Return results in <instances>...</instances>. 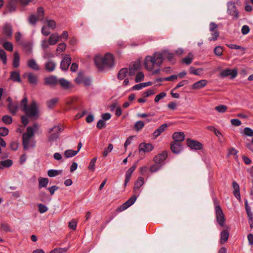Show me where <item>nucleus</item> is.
<instances>
[{
  "label": "nucleus",
  "mask_w": 253,
  "mask_h": 253,
  "mask_svg": "<svg viewBox=\"0 0 253 253\" xmlns=\"http://www.w3.org/2000/svg\"><path fill=\"white\" fill-rule=\"evenodd\" d=\"M173 56V53L167 50L160 52H155L152 56L146 57L144 61L145 67L148 70L151 71L155 66H160L165 58H167L169 61H171Z\"/></svg>",
  "instance_id": "1"
},
{
  "label": "nucleus",
  "mask_w": 253,
  "mask_h": 253,
  "mask_svg": "<svg viewBox=\"0 0 253 253\" xmlns=\"http://www.w3.org/2000/svg\"><path fill=\"white\" fill-rule=\"evenodd\" d=\"M94 62L98 69L103 70L105 67H111L113 66L114 57L108 53L104 56L96 55L94 58Z\"/></svg>",
  "instance_id": "2"
},
{
  "label": "nucleus",
  "mask_w": 253,
  "mask_h": 253,
  "mask_svg": "<svg viewBox=\"0 0 253 253\" xmlns=\"http://www.w3.org/2000/svg\"><path fill=\"white\" fill-rule=\"evenodd\" d=\"M214 204L215 205V210L217 222L220 225V226L223 227L224 225L225 218L222 210L219 205L218 201L216 199L214 200Z\"/></svg>",
  "instance_id": "3"
},
{
  "label": "nucleus",
  "mask_w": 253,
  "mask_h": 253,
  "mask_svg": "<svg viewBox=\"0 0 253 253\" xmlns=\"http://www.w3.org/2000/svg\"><path fill=\"white\" fill-rule=\"evenodd\" d=\"M24 112L29 117L37 119L39 117L38 108L35 101H33Z\"/></svg>",
  "instance_id": "4"
},
{
  "label": "nucleus",
  "mask_w": 253,
  "mask_h": 253,
  "mask_svg": "<svg viewBox=\"0 0 253 253\" xmlns=\"http://www.w3.org/2000/svg\"><path fill=\"white\" fill-rule=\"evenodd\" d=\"M6 101L8 102L7 109L9 113L12 115H15L18 109V102L17 101H13L10 97H7Z\"/></svg>",
  "instance_id": "5"
},
{
  "label": "nucleus",
  "mask_w": 253,
  "mask_h": 253,
  "mask_svg": "<svg viewBox=\"0 0 253 253\" xmlns=\"http://www.w3.org/2000/svg\"><path fill=\"white\" fill-rule=\"evenodd\" d=\"M218 26L214 22H211L209 25L210 31L211 32V37L209 38L210 41H215L219 35L217 30Z\"/></svg>",
  "instance_id": "6"
},
{
  "label": "nucleus",
  "mask_w": 253,
  "mask_h": 253,
  "mask_svg": "<svg viewBox=\"0 0 253 253\" xmlns=\"http://www.w3.org/2000/svg\"><path fill=\"white\" fill-rule=\"evenodd\" d=\"M186 143L191 149L194 150H201L203 148V145L200 142L188 138L186 140Z\"/></svg>",
  "instance_id": "7"
},
{
  "label": "nucleus",
  "mask_w": 253,
  "mask_h": 253,
  "mask_svg": "<svg viewBox=\"0 0 253 253\" xmlns=\"http://www.w3.org/2000/svg\"><path fill=\"white\" fill-rule=\"evenodd\" d=\"M227 6V13L228 14L233 16L234 18L238 19L239 17V14L238 12L237 11L236 7L234 2H228Z\"/></svg>",
  "instance_id": "8"
},
{
  "label": "nucleus",
  "mask_w": 253,
  "mask_h": 253,
  "mask_svg": "<svg viewBox=\"0 0 253 253\" xmlns=\"http://www.w3.org/2000/svg\"><path fill=\"white\" fill-rule=\"evenodd\" d=\"M58 81L59 79L56 76L53 75L46 77L44 79V84L52 87H55L58 84Z\"/></svg>",
  "instance_id": "9"
},
{
  "label": "nucleus",
  "mask_w": 253,
  "mask_h": 253,
  "mask_svg": "<svg viewBox=\"0 0 253 253\" xmlns=\"http://www.w3.org/2000/svg\"><path fill=\"white\" fill-rule=\"evenodd\" d=\"M3 34L4 36V40L10 39L12 35V27L9 23H6L4 25L3 28Z\"/></svg>",
  "instance_id": "10"
},
{
  "label": "nucleus",
  "mask_w": 253,
  "mask_h": 253,
  "mask_svg": "<svg viewBox=\"0 0 253 253\" xmlns=\"http://www.w3.org/2000/svg\"><path fill=\"white\" fill-rule=\"evenodd\" d=\"M58 84L60 85L61 87L65 90H69L74 87V85L69 81L64 78L59 79Z\"/></svg>",
  "instance_id": "11"
},
{
  "label": "nucleus",
  "mask_w": 253,
  "mask_h": 253,
  "mask_svg": "<svg viewBox=\"0 0 253 253\" xmlns=\"http://www.w3.org/2000/svg\"><path fill=\"white\" fill-rule=\"evenodd\" d=\"M140 67L141 64L139 61L131 63L129 66L128 75L130 76H133L136 71L140 69Z\"/></svg>",
  "instance_id": "12"
},
{
  "label": "nucleus",
  "mask_w": 253,
  "mask_h": 253,
  "mask_svg": "<svg viewBox=\"0 0 253 253\" xmlns=\"http://www.w3.org/2000/svg\"><path fill=\"white\" fill-rule=\"evenodd\" d=\"M71 63V57L69 55H66L61 62L60 68L62 70H66L68 69Z\"/></svg>",
  "instance_id": "13"
},
{
  "label": "nucleus",
  "mask_w": 253,
  "mask_h": 253,
  "mask_svg": "<svg viewBox=\"0 0 253 253\" xmlns=\"http://www.w3.org/2000/svg\"><path fill=\"white\" fill-rule=\"evenodd\" d=\"M220 75L222 77H226L230 76L232 79L235 78L237 75L236 70L226 69L220 72Z\"/></svg>",
  "instance_id": "14"
},
{
  "label": "nucleus",
  "mask_w": 253,
  "mask_h": 253,
  "mask_svg": "<svg viewBox=\"0 0 253 253\" xmlns=\"http://www.w3.org/2000/svg\"><path fill=\"white\" fill-rule=\"evenodd\" d=\"M170 149L173 153L178 154L182 150V145L180 142L172 141L170 143Z\"/></svg>",
  "instance_id": "15"
},
{
  "label": "nucleus",
  "mask_w": 253,
  "mask_h": 253,
  "mask_svg": "<svg viewBox=\"0 0 253 253\" xmlns=\"http://www.w3.org/2000/svg\"><path fill=\"white\" fill-rule=\"evenodd\" d=\"M55 63L51 59H48L44 64V68L48 72H52L54 71L56 67Z\"/></svg>",
  "instance_id": "16"
},
{
  "label": "nucleus",
  "mask_w": 253,
  "mask_h": 253,
  "mask_svg": "<svg viewBox=\"0 0 253 253\" xmlns=\"http://www.w3.org/2000/svg\"><path fill=\"white\" fill-rule=\"evenodd\" d=\"M167 157V152L166 151H163L162 153L155 157L154 161L156 164H160L166 160Z\"/></svg>",
  "instance_id": "17"
},
{
  "label": "nucleus",
  "mask_w": 253,
  "mask_h": 253,
  "mask_svg": "<svg viewBox=\"0 0 253 253\" xmlns=\"http://www.w3.org/2000/svg\"><path fill=\"white\" fill-rule=\"evenodd\" d=\"M153 146L151 143H142L139 146L140 151L144 152H148L153 149Z\"/></svg>",
  "instance_id": "18"
},
{
  "label": "nucleus",
  "mask_w": 253,
  "mask_h": 253,
  "mask_svg": "<svg viewBox=\"0 0 253 253\" xmlns=\"http://www.w3.org/2000/svg\"><path fill=\"white\" fill-rule=\"evenodd\" d=\"M24 77L27 76L29 83L32 84H36L38 82V77L32 73L24 74Z\"/></svg>",
  "instance_id": "19"
},
{
  "label": "nucleus",
  "mask_w": 253,
  "mask_h": 253,
  "mask_svg": "<svg viewBox=\"0 0 253 253\" xmlns=\"http://www.w3.org/2000/svg\"><path fill=\"white\" fill-rule=\"evenodd\" d=\"M184 134L182 132H175L172 135L173 142H181L184 139Z\"/></svg>",
  "instance_id": "20"
},
{
  "label": "nucleus",
  "mask_w": 253,
  "mask_h": 253,
  "mask_svg": "<svg viewBox=\"0 0 253 253\" xmlns=\"http://www.w3.org/2000/svg\"><path fill=\"white\" fill-rule=\"evenodd\" d=\"M168 127L166 124L161 125L158 128L156 129L153 133V137L154 139L158 137L162 132H163Z\"/></svg>",
  "instance_id": "21"
},
{
  "label": "nucleus",
  "mask_w": 253,
  "mask_h": 253,
  "mask_svg": "<svg viewBox=\"0 0 253 253\" xmlns=\"http://www.w3.org/2000/svg\"><path fill=\"white\" fill-rule=\"evenodd\" d=\"M59 36L58 33H54L50 35L49 38V44L50 45L56 44L59 41Z\"/></svg>",
  "instance_id": "22"
},
{
  "label": "nucleus",
  "mask_w": 253,
  "mask_h": 253,
  "mask_svg": "<svg viewBox=\"0 0 253 253\" xmlns=\"http://www.w3.org/2000/svg\"><path fill=\"white\" fill-rule=\"evenodd\" d=\"M9 79L15 82H21V80L19 72L15 71H11L10 72V75Z\"/></svg>",
  "instance_id": "23"
},
{
  "label": "nucleus",
  "mask_w": 253,
  "mask_h": 253,
  "mask_svg": "<svg viewBox=\"0 0 253 253\" xmlns=\"http://www.w3.org/2000/svg\"><path fill=\"white\" fill-rule=\"evenodd\" d=\"M18 3H19V0H9L7 5L8 11L10 12L15 11Z\"/></svg>",
  "instance_id": "24"
},
{
  "label": "nucleus",
  "mask_w": 253,
  "mask_h": 253,
  "mask_svg": "<svg viewBox=\"0 0 253 253\" xmlns=\"http://www.w3.org/2000/svg\"><path fill=\"white\" fill-rule=\"evenodd\" d=\"M32 136L29 135V134H26L25 133H23L22 136V141H23V145L24 150H26L28 149L29 141L31 138Z\"/></svg>",
  "instance_id": "25"
},
{
  "label": "nucleus",
  "mask_w": 253,
  "mask_h": 253,
  "mask_svg": "<svg viewBox=\"0 0 253 253\" xmlns=\"http://www.w3.org/2000/svg\"><path fill=\"white\" fill-rule=\"evenodd\" d=\"M207 83V81L206 80H202L194 83L192 85V88L194 89H200L205 86Z\"/></svg>",
  "instance_id": "26"
},
{
  "label": "nucleus",
  "mask_w": 253,
  "mask_h": 253,
  "mask_svg": "<svg viewBox=\"0 0 253 253\" xmlns=\"http://www.w3.org/2000/svg\"><path fill=\"white\" fill-rule=\"evenodd\" d=\"M27 65L29 68L35 71H38L40 70L39 65L33 59H30L27 61Z\"/></svg>",
  "instance_id": "27"
},
{
  "label": "nucleus",
  "mask_w": 253,
  "mask_h": 253,
  "mask_svg": "<svg viewBox=\"0 0 253 253\" xmlns=\"http://www.w3.org/2000/svg\"><path fill=\"white\" fill-rule=\"evenodd\" d=\"M229 232L227 230H223L221 232L220 244H223L227 241L229 238Z\"/></svg>",
  "instance_id": "28"
},
{
  "label": "nucleus",
  "mask_w": 253,
  "mask_h": 253,
  "mask_svg": "<svg viewBox=\"0 0 253 253\" xmlns=\"http://www.w3.org/2000/svg\"><path fill=\"white\" fill-rule=\"evenodd\" d=\"M144 184V179L142 177H139L136 182L135 183L133 188V191L135 193L139 190L140 187Z\"/></svg>",
  "instance_id": "29"
},
{
  "label": "nucleus",
  "mask_w": 253,
  "mask_h": 253,
  "mask_svg": "<svg viewBox=\"0 0 253 253\" xmlns=\"http://www.w3.org/2000/svg\"><path fill=\"white\" fill-rule=\"evenodd\" d=\"M233 187L234 189V194L236 198L240 199V188L239 184L234 181L232 184Z\"/></svg>",
  "instance_id": "30"
},
{
  "label": "nucleus",
  "mask_w": 253,
  "mask_h": 253,
  "mask_svg": "<svg viewBox=\"0 0 253 253\" xmlns=\"http://www.w3.org/2000/svg\"><path fill=\"white\" fill-rule=\"evenodd\" d=\"M39 180V188L46 187L48 183V179L47 178L40 177Z\"/></svg>",
  "instance_id": "31"
},
{
  "label": "nucleus",
  "mask_w": 253,
  "mask_h": 253,
  "mask_svg": "<svg viewBox=\"0 0 253 253\" xmlns=\"http://www.w3.org/2000/svg\"><path fill=\"white\" fill-rule=\"evenodd\" d=\"M12 164V162L9 159L0 162V169H3L4 168H8L11 166Z\"/></svg>",
  "instance_id": "32"
},
{
  "label": "nucleus",
  "mask_w": 253,
  "mask_h": 253,
  "mask_svg": "<svg viewBox=\"0 0 253 253\" xmlns=\"http://www.w3.org/2000/svg\"><path fill=\"white\" fill-rule=\"evenodd\" d=\"M12 65L15 68H17L19 66V55L17 52L14 53Z\"/></svg>",
  "instance_id": "33"
},
{
  "label": "nucleus",
  "mask_w": 253,
  "mask_h": 253,
  "mask_svg": "<svg viewBox=\"0 0 253 253\" xmlns=\"http://www.w3.org/2000/svg\"><path fill=\"white\" fill-rule=\"evenodd\" d=\"M58 101V98H53L50 100H48L47 101V107L50 109H52L54 107Z\"/></svg>",
  "instance_id": "34"
},
{
  "label": "nucleus",
  "mask_w": 253,
  "mask_h": 253,
  "mask_svg": "<svg viewBox=\"0 0 253 253\" xmlns=\"http://www.w3.org/2000/svg\"><path fill=\"white\" fill-rule=\"evenodd\" d=\"M127 73L128 71L126 68L122 69L118 74V78L120 80L124 79L126 77Z\"/></svg>",
  "instance_id": "35"
},
{
  "label": "nucleus",
  "mask_w": 253,
  "mask_h": 253,
  "mask_svg": "<svg viewBox=\"0 0 253 253\" xmlns=\"http://www.w3.org/2000/svg\"><path fill=\"white\" fill-rule=\"evenodd\" d=\"M78 152L79 150L74 151L72 150H67L65 151L64 155L66 158H68L75 156L78 154Z\"/></svg>",
  "instance_id": "36"
},
{
  "label": "nucleus",
  "mask_w": 253,
  "mask_h": 253,
  "mask_svg": "<svg viewBox=\"0 0 253 253\" xmlns=\"http://www.w3.org/2000/svg\"><path fill=\"white\" fill-rule=\"evenodd\" d=\"M202 69L198 68L196 69L194 67H190L189 68L190 73L194 74L195 75H200L202 72Z\"/></svg>",
  "instance_id": "37"
},
{
  "label": "nucleus",
  "mask_w": 253,
  "mask_h": 253,
  "mask_svg": "<svg viewBox=\"0 0 253 253\" xmlns=\"http://www.w3.org/2000/svg\"><path fill=\"white\" fill-rule=\"evenodd\" d=\"M193 55L192 54V53L190 52V53H189L188 56H187L183 59L182 61L183 63L186 64V65H189L191 63L192 59H193Z\"/></svg>",
  "instance_id": "38"
},
{
  "label": "nucleus",
  "mask_w": 253,
  "mask_h": 253,
  "mask_svg": "<svg viewBox=\"0 0 253 253\" xmlns=\"http://www.w3.org/2000/svg\"><path fill=\"white\" fill-rule=\"evenodd\" d=\"M28 99L26 97H24V98L20 102V108H21V110L23 111H24L28 107Z\"/></svg>",
  "instance_id": "39"
},
{
  "label": "nucleus",
  "mask_w": 253,
  "mask_h": 253,
  "mask_svg": "<svg viewBox=\"0 0 253 253\" xmlns=\"http://www.w3.org/2000/svg\"><path fill=\"white\" fill-rule=\"evenodd\" d=\"M61 173L60 170H58L56 169H50L47 172V174L49 177H54Z\"/></svg>",
  "instance_id": "40"
},
{
  "label": "nucleus",
  "mask_w": 253,
  "mask_h": 253,
  "mask_svg": "<svg viewBox=\"0 0 253 253\" xmlns=\"http://www.w3.org/2000/svg\"><path fill=\"white\" fill-rule=\"evenodd\" d=\"M63 127L61 126H54L50 129L49 132H57L58 133L63 131Z\"/></svg>",
  "instance_id": "41"
},
{
  "label": "nucleus",
  "mask_w": 253,
  "mask_h": 253,
  "mask_svg": "<svg viewBox=\"0 0 253 253\" xmlns=\"http://www.w3.org/2000/svg\"><path fill=\"white\" fill-rule=\"evenodd\" d=\"M144 123L141 121L136 122L134 125V127L137 131H140L144 126Z\"/></svg>",
  "instance_id": "42"
},
{
  "label": "nucleus",
  "mask_w": 253,
  "mask_h": 253,
  "mask_svg": "<svg viewBox=\"0 0 253 253\" xmlns=\"http://www.w3.org/2000/svg\"><path fill=\"white\" fill-rule=\"evenodd\" d=\"M44 16V10L42 7H39L37 9V17L39 20H42Z\"/></svg>",
  "instance_id": "43"
},
{
  "label": "nucleus",
  "mask_w": 253,
  "mask_h": 253,
  "mask_svg": "<svg viewBox=\"0 0 253 253\" xmlns=\"http://www.w3.org/2000/svg\"><path fill=\"white\" fill-rule=\"evenodd\" d=\"M215 109L219 113H225L227 110V107L225 105H219L215 107Z\"/></svg>",
  "instance_id": "44"
},
{
  "label": "nucleus",
  "mask_w": 253,
  "mask_h": 253,
  "mask_svg": "<svg viewBox=\"0 0 253 253\" xmlns=\"http://www.w3.org/2000/svg\"><path fill=\"white\" fill-rule=\"evenodd\" d=\"M137 199V196L135 195H133L131 198H130L127 201L125 202L126 204L129 207L130 206L133 205Z\"/></svg>",
  "instance_id": "45"
},
{
  "label": "nucleus",
  "mask_w": 253,
  "mask_h": 253,
  "mask_svg": "<svg viewBox=\"0 0 253 253\" xmlns=\"http://www.w3.org/2000/svg\"><path fill=\"white\" fill-rule=\"evenodd\" d=\"M177 78H178V76H176L175 75H173L169 77L160 79L159 80L160 81H173L177 79Z\"/></svg>",
  "instance_id": "46"
},
{
  "label": "nucleus",
  "mask_w": 253,
  "mask_h": 253,
  "mask_svg": "<svg viewBox=\"0 0 253 253\" xmlns=\"http://www.w3.org/2000/svg\"><path fill=\"white\" fill-rule=\"evenodd\" d=\"M2 121L4 123L9 125L12 122V119L9 115H4L2 118Z\"/></svg>",
  "instance_id": "47"
},
{
  "label": "nucleus",
  "mask_w": 253,
  "mask_h": 253,
  "mask_svg": "<svg viewBox=\"0 0 253 253\" xmlns=\"http://www.w3.org/2000/svg\"><path fill=\"white\" fill-rule=\"evenodd\" d=\"M68 250V248H55L52 251H50L49 253H66Z\"/></svg>",
  "instance_id": "48"
},
{
  "label": "nucleus",
  "mask_w": 253,
  "mask_h": 253,
  "mask_svg": "<svg viewBox=\"0 0 253 253\" xmlns=\"http://www.w3.org/2000/svg\"><path fill=\"white\" fill-rule=\"evenodd\" d=\"M3 46L6 50L12 51L13 50V45L10 42H5L3 43Z\"/></svg>",
  "instance_id": "49"
},
{
  "label": "nucleus",
  "mask_w": 253,
  "mask_h": 253,
  "mask_svg": "<svg viewBox=\"0 0 253 253\" xmlns=\"http://www.w3.org/2000/svg\"><path fill=\"white\" fill-rule=\"evenodd\" d=\"M0 58L3 63L5 64L6 63L7 57L5 52L2 49H0Z\"/></svg>",
  "instance_id": "50"
},
{
  "label": "nucleus",
  "mask_w": 253,
  "mask_h": 253,
  "mask_svg": "<svg viewBox=\"0 0 253 253\" xmlns=\"http://www.w3.org/2000/svg\"><path fill=\"white\" fill-rule=\"evenodd\" d=\"M227 45L228 47H229L231 49H240L243 52H244L245 49L244 47L239 46V45H236V44H227ZM244 52H243L242 54H244Z\"/></svg>",
  "instance_id": "51"
},
{
  "label": "nucleus",
  "mask_w": 253,
  "mask_h": 253,
  "mask_svg": "<svg viewBox=\"0 0 253 253\" xmlns=\"http://www.w3.org/2000/svg\"><path fill=\"white\" fill-rule=\"evenodd\" d=\"M38 20H39L38 17H36L34 14L31 15L28 18V21L29 23L33 25H35Z\"/></svg>",
  "instance_id": "52"
},
{
  "label": "nucleus",
  "mask_w": 253,
  "mask_h": 253,
  "mask_svg": "<svg viewBox=\"0 0 253 253\" xmlns=\"http://www.w3.org/2000/svg\"><path fill=\"white\" fill-rule=\"evenodd\" d=\"M144 76L142 72H138L135 78V82L136 83L140 82L144 80Z\"/></svg>",
  "instance_id": "53"
},
{
  "label": "nucleus",
  "mask_w": 253,
  "mask_h": 253,
  "mask_svg": "<svg viewBox=\"0 0 253 253\" xmlns=\"http://www.w3.org/2000/svg\"><path fill=\"white\" fill-rule=\"evenodd\" d=\"M113 145L112 144H109L108 145L107 148L104 149V150L103 151V152L102 153L103 156L104 157H106L108 155V152H111L113 150Z\"/></svg>",
  "instance_id": "54"
},
{
  "label": "nucleus",
  "mask_w": 253,
  "mask_h": 253,
  "mask_svg": "<svg viewBox=\"0 0 253 253\" xmlns=\"http://www.w3.org/2000/svg\"><path fill=\"white\" fill-rule=\"evenodd\" d=\"M161 168V165H160L159 164L156 163V164L152 165L150 167V171L154 172L157 171V170L160 169Z\"/></svg>",
  "instance_id": "55"
},
{
  "label": "nucleus",
  "mask_w": 253,
  "mask_h": 253,
  "mask_svg": "<svg viewBox=\"0 0 253 253\" xmlns=\"http://www.w3.org/2000/svg\"><path fill=\"white\" fill-rule=\"evenodd\" d=\"M38 208L39 211L41 213H44L48 210V208L45 205L42 204L38 205Z\"/></svg>",
  "instance_id": "56"
},
{
  "label": "nucleus",
  "mask_w": 253,
  "mask_h": 253,
  "mask_svg": "<svg viewBox=\"0 0 253 253\" xmlns=\"http://www.w3.org/2000/svg\"><path fill=\"white\" fill-rule=\"evenodd\" d=\"M58 136L59 134L57 132H51V134L48 135V137L50 141H54L58 138Z\"/></svg>",
  "instance_id": "57"
},
{
  "label": "nucleus",
  "mask_w": 253,
  "mask_h": 253,
  "mask_svg": "<svg viewBox=\"0 0 253 253\" xmlns=\"http://www.w3.org/2000/svg\"><path fill=\"white\" fill-rule=\"evenodd\" d=\"M223 49L221 46H217L214 49V53L217 56H221L222 54Z\"/></svg>",
  "instance_id": "58"
},
{
  "label": "nucleus",
  "mask_w": 253,
  "mask_h": 253,
  "mask_svg": "<svg viewBox=\"0 0 253 253\" xmlns=\"http://www.w3.org/2000/svg\"><path fill=\"white\" fill-rule=\"evenodd\" d=\"M244 133L249 136H253V130L250 127H245L244 128Z\"/></svg>",
  "instance_id": "59"
},
{
  "label": "nucleus",
  "mask_w": 253,
  "mask_h": 253,
  "mask_svg": "<svg viewBox=\"0 0 253 253\" xmlns=\"http://www.w3.org/2000/svg\"><path fill=\"white\" fill-rule=\"evenodd\" d=\"M47 26L52 29L56 28V24L55 21L53 20H47Z\"/></svg>",
  "instance_id": "60"
},
{
  "label": "nucleus",
  "mask_w": 253,
  "mask_h": 253,
  "mask_svg": "<svg viewBox=\"0 0 253 253\" xmlns=\"http://www.w3.org/2000/svg\"><path fill=\"white\" fill-rule=\"evenodd\" d=\"M166 96V93L164 92H161V93L156 95L155 98V101L158 102L161 99L164 98Z\"/></svg>",
  "instance_id": "61"
},
{
  "label": "nucleus",
  "mask_w": 253,
  "mask_h": 253,
  "mask_svg": "<svg viewBox=\"0 0 253 253\" xmlns=\"http://www.w3.org/2000/svg\"><path fill=\"white\" fill-rule=\"evenodd\" d=\"M188 81L187 80H183L179 82L177 85L172 89V90H176L177 88L182 87L185 85L187 84Z\"/></svg>",
  "instance_id": "62"
},
{
  "label": "nucleus",
  "mask_w": 253,
  "mask_h": 253,
  "mask_svg": "<svg viewBox=\"0 0 253 253\" xmlns=\"http://www.w3.org/2000/svg\"><path fill=\"white\" fill-rule=\"evenodd\" d=\"M49 45V41H47L46 39H44L42 41L41 46L44 50L48 47Z\"/></svg>",
  "instance_id": "63"
},
{
  "label": "nucleus",
  "mask_w": 253,
  "mask_h": 253,
  "mask_svg": "<svg viewBox=\"0 0 253 253\" xmlns=\"http://www.w3.org/2000/svg\"><path fill=\"white\" fill-rule=\"evenodd\" d=\"M8 133V129L6 127H0V135L5 136Z\"/></svg>",
  "instance_id": "64"
}]
</instances>
